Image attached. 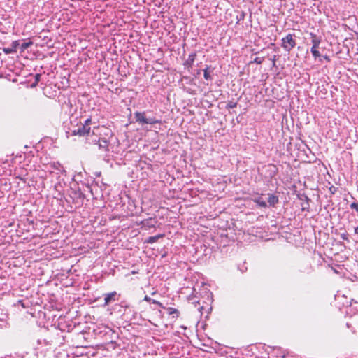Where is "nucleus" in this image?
I'll return each mask as SVG.
<instances>
[{
	"label": "nucleus",
	"mask_w": 358,
	"mask_h": 358,
	"mask_svg": "<svg viewBox=\"0 0 358 358\" xmlns=\"http://www.w3.org/2000/svg\"><path fill=\"white\" fill-rule=\"evenodd\" d=\"M237 106V103L236 102H234V101H229L227 104V109H231V108H236Z\"/></svg>",
	"instance_id": "nucleus-15"
},
{
	"label": "nucleus",
	"mask_w": 358,
	"mask_h": 358,
	"mask_svg": "<svg viewBox=\"0 0 358 358\" xmlns=\"http://www.w3.org/2000/svg\"><path fill=\"white\" fill-rule=\"evenodd\" d=\"M255 202L257 203L259 206L263 208H266L267 206L266 203L260 198L255 199Z\"/></svg>",
	"instance_id": "nucleus-12"
},
{
	"label": "nucleus",
	"mask_w": 358,
	"mask_h": 358,
	"mask_svg": "<svg viewBox=\"0 0 358 358\" xmlns=\"http://www.w3.org/2000/svg\"><path fill=\"white\" fill-rule=\"evenodd\" d=\"M355 233L356 234H358V226L357 227L355 228Z\"/></svg>",
	"instance_id": "nucleus-24"
},
{
	"label": "nucleus",
	"mask_w": 358,
	"mask_h": 358,
	"mask_svg": "<svg viewBox=\"0 0 358 358\" xmlns=\"http://www.w3.org/2000/svg\"><path fill=\"white\" fill-rule=\"evenodd\" d=\"M95 142H97L98 147L99 150L108 152H109V145L110 142L104 138H99L98 140H94Z\"/></svg>",
	"instance_id": "nucleus-5"
},
{
	"label": "nucleus",
	"mask_w": 358,
	"mask_h": 358,
	"mask_svg": "<svg viewBox=\"0 0 358 358\" xmlns=\"http://www.w3.org/2000/svg\"><path fill=\"white\" fill-rule=\"evenodd\" d=\"M151 302H152V303H154V304H157V305H158V306H162V303H161L159 301H156V300L152 299V300H151Z\"/></svg>",
	"instance_id": "nucleus-20"
},
{
	"label": "nucleus",
	"mask_w": 358,
	"mask_h": 358,
	"mask_svg": "<svg viewBox=\"0 0 358 358\" xmlns=\"http://www.w3.org/2000/svg\"><path fill=\"white\" fill-rule=\"evenodd\" d=\"M350 208L355 210L357 212H358V203L353 202L350 204Z\"/></svg>",
	"instance_id": "nucleus-16"
},
{
	"label": "nucleus",
	"mask_w": 358,
	"mask_h": 358,
	"mask_svg": "<svg viewBox=\"0 0 358 358\" xmlns=\"http://www.w3.org/2000/svg\"><path fill=\"white\" fill-rule=\"evenodd\" d=\"M54 168L58 169V166H56L55 164L53 165Z\"/></svg>",
	"instance_id": "nucleus-25"
},
{
	"label": "nucleus",
	"mask_w": 358,
	"mask_h": 358,
	"mask_svg": "<svg viewBox=\"0 0 358 358\" xmlns=\"http://www.w3.org/2000/svg\"><path fill=\"white\" fill-rule=\"evenodd\" d=\"M144 300H145V301H148V302H151V300H152V299H151L149 296H145L144 297Z\"/></svg>",
	"instance_id": "nucleus-21"
},
{
	"label": "nucleus",
	"mask_w": 358,
	"mask_h": 358,
	"mask_svg": "<svg viewBox=\"0 0 358 358\" xmlns=\"http://www.w3.org/2000/svg\"><path fill=\"white\" fill-rule=\"evenodd\" d=\"M18 45H19L18 41H15L12 43L10 46L13 48V49L15 50V52H17V48Z\"/></svg>",
	"instance_id": "nucleus-18"
},
{
	"label": "nucleus",
	"mask_w": 358,
	"mask_h": 358,
	"mask_svg": "<svg viewBox=\"0 0 358 358\" xmlns=\"http://www.w3.org/2000/svg\"><path fill=\"white\" fill-rule=\"evenodd\" d=\"M264 61V58L262 57H256L255 58L253 62L257 63L258 64H261Z\"/></svg>",
	"instance_id": "nucleus-17"
},
{
	"label": "nucleus",
	"mask_w": 358,
	"mask_h": 358,
	"mask_svg": "<svg viewBox=\"0 0 358 358\" xmlns=\"http://www.w3.org/2000/svg\"><path fill=\"white\" fill-rule=\"evenodd\" d=\"M31 45H32V42H31V41H29V42L23 43L21 45V50H22V51H24V50H26V49H27L29 47H30Z\"/></svg>",
	"instance_id": "nucleus-13"
},
{
	"label": "nucleus",
	"mask_w": 358,
	"mask_h": 358,
	"mask_svg": "<svg viewBox=\"0 0 358 358\" xmlns=\"http://www.w3.org/2000/svg\"><path fill=\"white\" fill-rule=\"evenodd\" d=\"M324 59L325 60H327V62H329V61H330V59H329V57L328 56H324Z\"/></svg>",
	"instance_id": "nucleus-23"
},
{
	"label": "nucleus",
	"mask_w": 358,
	"mask_h": 358,
	"mask_svg": "<svg viewBox=\"0 0 358 358\" xmlns=\"http://www.w3.org/2000/svg\"><path fill=\"white\" fill-rule=\"evenodd\" d=\"M164 236L163 234H159V235H157V236H150L146 241L145 242L148 243H153L156 241H157V240L159 238H162Z\"/></svg>",
	"instance_id": "nucleus-10"
},
{
	"label": "nucleus",
	"mask_w": 358,
	"mask_h": 358,
	"mask_svg": "<svg viewBox=\"0 0 358 358\" xmlns=\"http://www.w3.org/2000/svg\"><path fill=\"white\" fill-rule=\"evenodd\" d=\"M120 296L115 291L104 294V306L108 305L111 301H117Z\"/></svg>",
	"instance_id": "nucleus-6"
},
{
	"label": "nucleus",
	"mask_w": 358,
	"mask_h": 358,
	"mask_svg": "<svg viewBox=\"0 0 358 358\" xmlns=\"http://www.w3.org/2000/svg\"><path fill=\"white\" fill-rule=\"evenodd\" d=\"M134 117H135L136 121L141 124H154L160 122L159 120H156L155 118L147 119L145 117V112H136L134 113Z\"/></svg>",
	"instance_id": "nucleus-3"
},
{
	"label": "nucleus",
	"mask_w": 358,
	"mask_h": 358,
	"mask_svg": "<svg viewBox=\"0 0 358 358\" xmlns=\"http://www.w3.org/2000/svg\"><path fill=\"white\" fill-rule=\"evenodd\" d=\"M281 41V46L288 52H289L296 45L295 35L293 34H288L286 36L283 37Z\"/></svg>",
	"instance_id": "nucleus-2"
},
{
	"label": "nucleus",
	"mask_w": 358,
	"mask_h": 358,
	"mask_svg": "<svg viewBox=\"0 0 358 358\" xmlns=\"http://www.w3.org/2000/svg\"><path fill=\"white\" fill-rule=\"evenodd\" d=\"M167 311L169 315H173V317L177 318V317H178V316L180 315L179 311L175 308L169 307L167 308Z\"/></svg>",
	"instance_id": "nucleus-9"
},
{
	"label": "nucleus",
	"mask_w": 358,
	"mask_h": 358,
	"mask_svg": "<svg viewBox=\"0 0 358 358\" xmlns=\"http://www.w3.org/2000/svg\"><path fill=\"white\" fill-rule=\"evenodd\" d=\"M268 202L270 206H274L276 203H278V198L277 196L273 194H269Z\"/></svg>",
	"instance_id": "nucleus-8"
},
{
	"label": "nucleus",
	"mask_w": 358,
	"mask_h": 358,
	"mask_svg": "<svg viewBox=\"0 0 358 358\" xmlns=\"http://www.w3.org/2000/svg\"><path fill=\"white\" fill-rule=\"evenodd\" d=\"M91 127L82 124L77 129L72 130V136H88L90 134Z\"/></svg>",
	"instance_id": "nucleus-4"
},
{
	"label": "nucleus",
	"mask_w": 358,
	"mask_h": 358,
	"mask_svg": "<svg viewBox=\"0 0 358 358\" xmlns=\"http://www.w3.org/2000/svg\"><path fill=\"white\" fill-rule=\"evenodd\" d=\"M91 122H92V119L88 118L85 121V123L83 124V125H87V127H90V125Z\"/></svg>",
	"instance_id": "nucleus-19"
},
{
	"label": "nucleus",
	"mask_w": 358,
	"mask_h": 358,
	"mask_svg": "<svg viewBox=\"0 0 358 358\" xmlns=\"http://www.w3.org/2000/svg\"><path fill=\"white\" fill-rule=\"evenodd\" d=\"M310 40L312 47L310 48V52L315 59L320 57L321 54L319 51L320 45L322 42V38L320 36H317L315 34L310 32Z\"/></svg>",
	"instance_id": "nucleus-1"
},
{
	"label": "nucleus",
	"mask_w": 358,
	"mask_h": 358,
	"mask_svg": "<svg viewBox=\"0 0 358 358\" xmlns=\"http://www.w3.org/2000/svg\"><path fill=\"white\" fill-rule=\"evenodd\" d=\"M196 54L195 52L190 54L189 55L187 59L185 62L184 65L189 68L192 67L193 65V63L196 59Z\"/></svg>",
	"instance_id": "nucleus-7"
},
{
	"label": "nucleus",
	"mask_w": 358,
	"mask_h": 358,
	"mask_svg": "<svg viewBox=\"0 0 358 358\" xmlns=\"http://www.w3.org/2000/svg\"><path fill=\"white\" fill-rule=\"evenodd\" d=\"M208 69L209 67L207 66L204 70H203V76H204V78L207 80H211L212 78H211V76L210 74V73L208 72Z\"/></svg>",
	"instance_id": "nucleus-11"
},
{
	"label": "nucleus",
	"mask_w": 358,
	"mask_h": 358,
	"mask_svg": "<svg viewBox=\"0 0 358 358\" xmlns=\"http://www.w3.org/2000/svg\"><path fill=\"white\" fill-rule=\"evenodd\" d=\"M341 238L344 240H347V235L345 234H343L341 235Z\"/></svg>",
	"instance_id": "nucleus-22"
},
{
	"label": "nucleus",
	"mask_w": 358,
	"mask_h": 358,
	"mask_svg": "<svg viewBox=\"0 0 358 358\" xmlns=\"http://www.w3.org/2000/svg\"><path fill=\"white\" fill-rule=\"evenodd\" d=\"M3 52L6 53V54H10V53H14V52H15V49H13V48L11 46L10 47H8V48H4L3 49Z\"/></svg>",
	"instance_id": "nucleus-14"
}]
</instances>
